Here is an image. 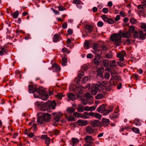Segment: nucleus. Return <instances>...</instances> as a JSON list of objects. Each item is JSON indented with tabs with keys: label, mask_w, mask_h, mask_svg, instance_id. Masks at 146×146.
<instances>
[{
	"label": "nucleus",
	"mask_w": 146,
	"mask_h": 146,
	"mask_svg": "<svg viewBox=\"0 0 146 146\" xmlns=\"http://www.w3.org/2000/svg\"><path fill=\"white\" fill-rule=\"evenodd\" d=\"M85 110V107L81 105L80 104L78 105V107L77 109V111L79 112H83Z\"/></svg>",
	"instance_id": "b1692460"
},
{
	"label": "nucleus",
	"mask_w": 146,
	"mask_h": 146,
	"mask_svg": "<svg viewBox=\"0 0 146 146\" xmlns=\"http://www.w3.org/2000/svg\"><path fill=\"white\" fill-rule=\"evenodd\" d=\"M54 135H58L60 134V132L58 130H55L54 131Z\"/></svg>",
	"instance_id": "338daca9"
},
{
	"label": "nucleus",
	"mask_w": 146,
	"mask_h": 146,
	"mask_svg": "<svg viewBox=\"0 0 146 146\" xmlns=\"http://www.w3.org/2000/svg\"><path fill=\"white\" fill-rule=\"evenodd\" d=\"M103 70V69L102 68H100L97 69V72H99L98 74H97V75H98L99 74H100V76H102V74L101 73H100V72L102 71Z\"/></svg>",
	"instance_id": "603ef678"
},
{
	"label": "nucleus",
	"mask_w": 146,
	"mask_h": 146,
	"mask_svg": "<svg viewBox=\"0 0 146 146\" xmlns=\"http://www.w3.org/2000/svg\"><path fill=\"white\" fill-rule=\"evenodd\" d=\"M110 76V74L109 73L106 72L104 76V78L107 79L108 80L109 79Z\"/></svg>",
	"instance_id": "09e8293b"
},
{
	"label": "nucleus",
	"mask_w": 146,
	"mask_h": 146,
	"mask_svg": "<svg viewBox=\"0 0 146 146\" xmlns=\"http://www.w3.org/2000/svg\"><path fill=\"white\" fill-rule=\"evenodd\" d=\"M57 98L59 99H61L63 96V95L62 93H58L56 95Z\"/></svg>",
	"instance_id": "bf43d9fd"
},
{
	"label": "nucleus",
	"mask_w": 146,
	"mask_h": 146,
	"mask_svg": "<svg viewBox=\"0 0 146 146\" xmlns=\"http://www.w3.org/2000/svg\"><path fill=\"white\" fill-rule=\"evenodd\" d=\"M73 2L75 4L79 5L80 4L81 2L79 0H74Z\"/></svg>",
	"instance_id": "0e129e2a"
},
{
	"label": "nucleus",
	"mask_w": 146,
	"mask_h": 146,
	"mask_svg": "<svg viewBox=\"0 0 146 146\" xmlns=\"http://www.w3.org/2000/svg\"><path fill=\"white\" fill-rule=\"evenodd\" d=\"M106 105L104 104H102L99 106L97 109V111L98 112L102 113L106 108Z\"/></svg>",
	"instance_id": "a211bd4d"
},
{
	"label": "nucleus",
	"mask_w": 146,
	"mask_h": 146,
	"mask_svg": "<svg viewBox=\"0 0 146 146\" xmlns=\"http://www.w3.org/2000/svg\"><path fill=\"white\" fill-rule=\"evenodd\" d=\"M132 131L136 133H138L139 132V130L137 128L133 127L132 128Z\"/></svg>",
	"instance_id": "58836bf2"
},
{
	"label": "nucleus",
	"mask_w": 146,
	"mask_h": 146,
	"mask_svg": "<svg viewBox=\"0 0 146 146\" xmlns=\"http://www.w3.org/2000/svg\"><path fill=\"white\" fill-rule=\"evenodd\" d=\"M81 104L84 105H85L87 104V101L86 100L83 99L81 101Z\"/></svg>",
	"instance_id": "680f3d73"
},
{
	"label": "nucleus",
	"mask_w": 146,
	"mask_h": 146,
	"mask_svg": "<svg viewBox=\"0 0 146 146\" xmlns=\"http://www.w3.org/2000/svg\"><path fill=\"white\" fill-rule=\"evenodd\" d=\"M135 27L133 26H131L129 27L128 29L129 31L131 33H133L134 31H135Z\"/></svg>",
	"instance_id": "e433bc0d"
},
{
	"label": "nucleus",
	"mask_w": 146,
	"mask_h": 146,
	"mask_svg": "<svg viewBox=\"0 0 146 146\" xmlns=\"http://www.w3.org/2000/svg\"><path fill=\"white\" fill-rule=\"evenodd\" d=\"M104 25L102 21H99L97 23V25L99 27H102Z\"/></svg>",
	"instance_id": "052dcab7"
},
{
	"label": "nucleus",
	"mask_w": 146,
	"mask_h": 146,
	"mask_svg": "<svg viewBox=\"0 0 146 146\" xmlns=\"http://www.w3.org/2000/svg\"><path fill=\"white\" fill-rule=\"evenodd\" d=\"M122 37L126 38H129L131 37V35L128 32H124L122 33Z\"/></svg>",
	"instance_id": "5701e85b"
},
{
	"label": "nucleus",
	"mask_w": 146,
	"mask_h": 146,
	"mask_svg": "<svg viewBox=\"0 0 146 146\" xmlns=\"http://www.w3.org/2000/svg\"><path fill=\"white\" fill-rule=\"evenodd\" d=\"M99 48H101V50H100V51L101 52V54L102 53V52H101L102 51H106L108 50L107 47L104 45L100 46Z\"/></svg>",
	"instance_id": "c85d7f7f"
},
{
	"label": "nucleus",
	"mask_w": 146,
	"mask_h": 146,
	"mask_svg": "<svg viewBox=\"0 0 146 146\" xmlns=\"http://www.w3.org/2000/svg\"><path fill=\"white\" fill-rule=\"evenodd\" d=\"M90 42L88 41H85L84 44V47L85 49H88L90 48Z\"/></svg>",
	"instance_id": "f704fd0d"
},
{
	"label": "nucleus",
	"mask_w": 146,
	"mask_h": 146,
	"mask_svg": "<svg viewBox=\"0 0 146 146\" xmlns=\"http://www.w3.org/2000/svg\"><path fill=\"white\" fill-rule=\"evenodd\" d=\"M110 84L111 85H114V80L113 78H111L110 81Z\"/></svg>",
	"instance_id": "69168bd1"
},
{
	"label": "nucleus",
	"mask_w": 146,
	"mask_h": 146,
	"mask_svg": "<svg viewBox=\"0 0 146 146\" xmlns=\"http://www.w3.org/2000/svg\"><path fill=\"white\" fill-rule=\"evenodd\" d=\"M59 35L58 34H55L53 37V41L54 42H56L59 41Z\"/></svg>",
	"instance_id": "393cba45"
},
{
	"label": "nucleus",
	"mask_w": 146,
	"mask_h": 146,
	"mask_svg": "<svg viewBox=\"0 0 146 146\" xmlns=\"http://www.w3.org/2000/svg\"><path fill=\"white\" fill-rule=\"evenodd\" d=\"M104 95L101 94H98L97 96L95 97V98L96 99H100L104 98Z\"/></svg>",
	"instance_id": "7c9ffc66"
},
{
	"label": "nucleus",
	"mask_w": 146,
	"mask_h": 146,
	"mask_svg": "<svg viewBox=\"0 0 146 146\" xmlns=\"http://www.w3.org/2000/svg\"><path fill=\"white\" fill-rule=\"evenodd\" d=\"M145 7L143 4L141 5H138L137 6V8L138 9H144Z\"/></svg>",
	"instance_id": "8fccbe9b"
},
{
	"label": "nucleus",
	"mask_w": 146,
	"mask_h": 146,
	"mask_svg": "<svg viewBox=\"0 0 146 146\" xmlns=\"http://www.w3.org/2000/svg\"><path fill=\"white\" fill-rule=\"evenodd\" d=\"M114 108V106L113 105H110L109 106L108 108V110L109 112H110L113 111Z\"/></svg>",
	"instance_id": "c03bdc74"
},
{
	"label": "nucleus",
	"mask_w": 146,
	"mask_h": 146,
	"mask_svg": "<svg viewBox=\"0 0 146 146\" xmlns=\"http://www.w3.org/2000/svg\"><path fill=\"white\" fill-rule=\"evenodd\" d=\"M40 95L39 96L41 95L40 98L41 99L44 101L46 100L48 98V95L46 93L45 91L43 90L42 88L41 89L40 91Z\"/></svg>",
	"instance_id": "423d86ee"
},
{
	"label": "nucleus",
	"mask_w": 146,
	"mask_h": 146,
	"mask_svg": "<svg viewBox=\"0 0 146 146\" xmlns=\"http://www.w3.org/2000/svg\"><path fill=\"white\" fill-rule=\"evenodd\" d=\"M41 89L40 88H38L32 85H29L28 86L29 92L30 93H35L34 94L35 98H37L39 97Z\"/></svg>",
	"instance_id": "7ed1b4c3"
},
{
	"label": "nucleus",
	"mask_w": 146,
	"mask_h": 146,
	"mask_svg": "<svg viewBox=\"0 0 146 146\" xmlns=\"http://www.w3.org/2000/svg\"><path fill=\"white\" fill-rule=\"evenodd\" d=\"M50 139L49 137H48L45 139V143L48 146V145L50 143Z\"/></svg>",
	"instance_id": "6e6d98bb"
},
{
	"label": "nucleus",
	"mask_w": 146,
	"mask_h": 146,
	"mask_svg": "<svg viewBox=\"0 0 146 146\" xmlns=\"http://www.w3.org/2000/svg\"><path fill=\"white\" fill-rule=\"evenodd\" d=\"M86 57L88 58H93V55L92 54L89 53L87 55Z\"/></svg>",
	"instance_id": "774afa93"
},
{
	"label": "nucleus",
	"mask_w": 146,
	"mask_h": 146,
	"mask_svg": "<svg viewBox=\"0 0 146 146\" xmlns=\"http://www.w3.org/2000/svg\"><path fill=\"white\" fill-rule=\"evenodd\" d=\"M80 117L82 118L83 119H87L89 118L88 113L85 112L83 114H81L80 115Z\"/></svg>",
	"instance_id": "6ab92c4d"
},
{
	"label": "nucleus",
	"mask_w": 146,
	"mask_h": 146,
	"mask_svg": "<svg viewBox=\"0 0 146 146\" xmlns=\"http://www.w3.org/2000/svg\"><path fill=\"white\" fill-rule=\"evenodd\" d=\"M76 89L78 93V96H79V94H81L83 92V90L82 88L81 87L76 88Z\"/></svg>",
	"instance_id": "79ce46f5"
},
{
	"label": "nucleus",
	"mask_w": 146,
	"mask_h": 146,
	"mask_svg": "<svg viewBox=\"0 0 146 146\" xmlns=\"http://www.w3.org/2000/svg\"><path fill=\"white\" fill-rule=\"evenodd\" d=\"M62 115V114L59 112L58 113H54V119L56 122H58L60 120V118Z\"/></svg>",
	"instance_id": "9b49d317"
},
{
	"label": "nucleus",
	"mask_w": 146,
	"mask_h": 146,
	"mask_svg": "<svg viewBox=\"0 0 146 146\" xmlns=\"http://www.w3.org/2000/svg\"><path fill=\"white\" fill-rule=\"evenodd\" d=\"M94 117L98 119H100L101 118V115L100 114L96 113Z\"/></svg>",
	"instance_id": "5fc2aeb1"
},
{
	"label": "nucleus",
	"mask_w": 146,
	"mask_h": 146,
	"mask_svg": "<svg viewBox=\"0 0 146 146\" xmlns=\"http://www.w3.org/2000/svg\"><path fill=\"white\" fill-rule=\"evenodd\" d=\"M85 28L88 30L89 33H91L93 29L91 25H86L85 26Z\"/></svg>",
	"instance_id": "cd10ccee"
},
{
	"label": "nucleus",
	"mask_w": 146,
	"mask_h": 146,
	"mask_svg": "<svg viewBox=\"0 0 146 146\" xmlns=\"http://www.w3.org/2000/svg\"><path fill=\"white\" fill-rule=\"evenodd\" d=\"M84 140L86 143V144L91 146L93 143L94 139L91 136L87 135L85 137Z\"/></svg>",
	"instance_id": "39448f33"
},
{
	"label": "nucleus",
	"mask_w": 146,
	"mask_h": 146,
	"mask_svg": "<svg viewBox=\"0 0 146 146\" xmlns=\"http://www.w3.org/2000/svg\"><path fill=\"white\" fill-rule=\"evenodd\" d=\"M102 11L104 14H106L108 12V9L107 8H104L103 9Z\"/></svg>",
	"instance_id": "e2e57ef3"
},
{
	"label": "nucleus",
	"mask_w": 146,
	"mask_h": 146,
	"mask_svg": "<svg viewBox=\"0 0 146 146\" xmlns=\"http://www.w3.org/2000/svg\"><path fill=\"white\" fill-rule=\"evenodd\" d=\"M72 140L73 145H76L78 144L79 142V140L76 138H72Z\"/></svg>",
	"instance_id": "c756f323"
},
{
	"label": "nucleus",
	"mask_w": 146,
	"mask_h": 146,
	"mask_svg": "<svg viewBox=\"0 0 146 146\" xmlns=\"http://www.w3.org/2000/svg\"><path fill=\"white\" fill-rule=\"evenodd\" d=\"M134 122L137 125L140 126L141 125V121L139 119H135L134 120Z\"/></svg>",
	"instance_id": "c9c22d12"
},
{
	"label": "nucleus",
	"mask_w": 146,
	"mask_h": 146,
	"mask_svg": "<svg viewBox=\"0 0 146 146\" xmlns=\"http://www.w3.org/2000/svg\"><path fill=\"white\" fill-rule=\"evenodd\" d=\"M110 66L111 67L116 66V61L114 60H112L110 63Z\"/></svg>",
	"instance_id": "37998d69"
},
{
	"label": "nucleus",
	"mask_w": 146,
	"mask_h": 146,
	"mask_svg": "<svg viewBox=\"0 0 146 146\" xmlns=\"http://www.w3.org/2000/svg\"><path fill=\"white\" fill-rule=\"evenodd\" d=\"M77 123L80 126H83L88 124V121L87 120H79L77 121Z\"/></svg>",
	"instance_id": "2eb2a0df"
},
{
	"label": "nucleus",
	"mask_w": 146,
	"mask_h": 146,
	"mask_svg": "<svg viewBox=\"0 0 146 146\" xmlns=\"http://www.w3.org/2000/svg\"><path fill=\"white\" fill-rule=\"evenodd\" d=\"M37 122L39 124H42L45 121L42 116H39L37 119Z\"/></svg>",
	"instance_id": "412c9836"
},
{
	"label": "nucleus",
	"mask_w": 146,
	"mask_h": 146,
	"mask_svg": "<svg viewBox=\"0 0 146 146\" xmlns=\"http://www.w3.org/2000/svg\"><path fill=\"white\" fill-rule=\"evenodd\" d=\"M103 64L105 67H108L109 65L108 60V59H104L103 60Z\"/></svg>",
	"instance_id": "473e14b6"
},
{
	"label": "nucleus",
	"mask_w": 146,
	"mask_h": 146,
	"mask_svg": "<svg viewBox=\"0 0 146 146\" xmlns=\"http://www.w3.org/2000/svg\"><path fill=\"white\" fill-rule=\"evenodd\" d=\"M96 108L95 106H92L89 107L88 106H86L85 107V110L86 111H93Z\"/></svg>",
	"instance_id": "aec40b11"
},
{
	"label": "nucleus",
	"mask_w": 146,
	"mask_h": 146,
	"mask_svg": "<svg viewBox=\"0 0 146 146\" xmlns=\"http://www.w3.org/2000/svg\"><path fill=\"white\" fill-rule=\"evenodd\" d=\"M130 22L132 24H134L137 23V21L135 19L132 18L130 19Z\"/></svg>",
	"instance_id": "a19ab883"
},
{
	"label": "nucleus",
	"mask_w": 146,
	"mask_h": 146,
	"mask_svg": "<svg viewBox=\"0 0 146 146\" xmlns=\"http://www.w3.org/2000/svg\"><path fill=\"white\" fill-rule=\"evenodd\" d=\"M65 118L68 121H75L76 120L75 118L70 114L68 115V114H65Z\"/></svg>",
	"instance_id": "4468645a"
},
{
	"label": "nucleus",
	"mask_w": 146,
	"mask_h": 146,
	"mask_svg": "<svg viewBox=\"0 0 146 146\" xmlns=\"http://www.w3.org/2000/svg\"><path fill=\"white\" fill-rule=\"evenodd\" d=\"M86 131L89 134H91L94 133L95 131V128L92 126L88 125L86 127Z\"/></svg>",
	"instance_id": "6e6552de"
},
{
	"label": "nucleus",
	"mask_w": 146,
	"mask_h": 146,
	"mask_svg": "<svg viewBox=\"0 0 146 146\" xmlns=\"http://www.w3.org/2000/svg\"><path fill=\"white\" fill-rule=\"evenodd\" d=\"M11 15L13 16V18H17L19 15V12L17 11H16L15 12L12 13Z\"/></svg>",
	"instance_id": "4c0bfd02"
},
{
	"label": "nucleus",
	"mask_w": 146,
	"mask_h": 146,
	"mask_svg": "<svg viewBox=\"0 0 146 146\" xmlns=\"http://www.w3.org/2000/svg\"><path fill=\"white\" fill-rule=\"evenodd\" d=\"M98 44L96 43H94L92 46V48L95 50V52H98L100 51V49H98Z\"/></svg>",
	"instance_id": "bb28decb"
},
{
	"label": "nucleus",
	"mask_w": 146,
	"mask_h": 146,
	"mask_svg": "<svg viewBox=\"0 0 146 146\" xmlns=\"http://www.w3.org/2000/svg\"><path fill=\"white\" fill-rule=\"evenodd\" d=\"M90 125L94 127H99L101 126V123L98 120H95L91 121Z\"/></svg>",
	"instance_id": "1a4fd4ad"
},
{
	"label": "nucleus",
	"mask_w": 146,
	"mask_h": 146,
	"mask_svg": "<svg viewBox=\"0 0 146 146\" xmlns=\"http://www.w3.org/2000/svg\"><path fill=\"white\" fill-rule=\"evenodd\" d=\"M139 38L140 39L143 40L146 38V30L139 31Z\"/></svg>",
	"instance_id": "9d476101"
},
{
	"label": "nucleus",
	"mask_w": 146,
	"mask_h": 146,
	"mask_svg": "<svg viewBox=\"0 0 146 146\" xmlns=\"http://www.w3.org/2000/svg\"><path fill=\"white\" fill-rule=\"evenodd\" d=\"M118 115L115 112L111 114L110 115V117L111 119H116L118 117Z\"/></svg>",
	"instance_id": "a878e982"
},
{
	"label": "nucleus",
	"mask_w": 146,
	"mask_h": 146,
	"mask_svg": "<svg viewBox=\"0 0 146 146\" xmlns=\"http://www.w3.org/2000/svg\"><path fill=\"white\" fill-rule=\"evenodd\" d=\"M133 36L135 38H139V33H138L137 31H135L134 33Z\"/></svg>",
	"instance_id": "a18cd8bd"
},
{
	"label": "nucleus",
	"mask_w": 146,
	"mask_h": 146,
	"mask_svg": "<svg viewBox=\"0 0 146 146\" xmlns=\"http://www.w3.org/2000/svg\"><path fill=\"white\" fill-rule=\"evenodd\" d=\"M42 116L45 122H47L49 121L51 117L50 115L47 113H43Z\"/></svg>",
	"instance_id": "ddd939ff"
},
{
	"label": "nucleus",
	"mask_w": 146,
	"mask_h": 146,
	"mask_svg": "<svg viewBox=\"0 0 146 146\" xmlns=\"http://www.w3.org/2000/svg\"><path fill=\"white\" fill-rule=\"evenodd\" d=\"M121 36L119 33H115L111 35L110 38L114 44L117 46H119L121 43Z\"/></svg>",
	"instance_id": "f03ea898"
},
{
	"label": "nucleus",
	"mask_w": 146,
	"mask_h": 146,
	"mask_svg": "<svg viewBox=\"0 0 146 146\" xmlns=\"http://www.w3.org/2000/svg\"><path fill=\"white\" fill-rule=\"evenodd\" d=\"M140 27L142 29H146V24L144 23H140Z\"/></svg>",
	"instance_id": "3c124183"
},
{
	"label": "nucleus",
	"mask_w": 146,
	"mask_h": 146,
	"mask_svg": "<svg viewBox=\"0 0 146 146\" xmlns=\"http://www.w3.org/2000/svg\"><path fill=\"white\" fill-rule=\"evenodd\" d=\"M126 54L124 51L119 52L117 54V56L119 58L120 61H122L124 59V56Z\"/></svg>",
	"instance_id": "f8f14e48"
},
{
	"label": "nucleus",
	"mask_w": 146,
	"mask_h": 146,
	"mask_svg": "<svg viewBox=\"0 0 146 146\" xmlns=\"http://www.w3.org/2000/svg\"><path fill=\"white\" fill-rule=\"evenodd\" d=\"M104 115H107L110 113L108 110H107L106 108L104 110L102 113Z\"/></svg>",
	"instance_id": "ea45409f"
},
{
	"label": "nucleus",
	"mask_w": 146,
	"mask_h": 146,
	"mask_svg": "<svg viewBox=\"0 0 146 146\" xmlns=\"http://www.w3.org/2000/svg\"><path fill=\"white\" fill-rule=\"evenodd\" d=\"M101 17L104 21L109 24H113L114 23V21L111 19L108 18L107 16L105 15H102Z\"/></svg>",
	"instance_id": "0eeeda50"
},
{
	"label": "nucleus",
	"mask_w": 146,
	"mask_h": 146,
	"mask_svg": "<svg viewBox=\"0 0 146 146\" xmlns=\"http://www.w3.org/2000/svg\"><path fill=\"white\" fill-rule=\"evenodd\" d=\"M42 103H43V102H36L35 103V104L36 106L37 107H41V106L42 104Z\"/></svg>",
	"instance_id": "de8ad7c7"
},
{
	"label": "nucleus",
	"mask_w": 146,
	"mask_h": 146,
	"mask_svg": "<svg viewBox=\"0 0 146 146\" xmlns=\"http://www.w3.org/2000/svg\"><path fill=\"white\" fill-rule=\"evenodd\" d=\"M88 78L87 77H84L83 78L82 80V83L84 84L86 83L88 81Z\"/></svg>",
	"instance_id": "49530a36"
},
{
	"label": "nucleus",
	"mask_w": 146,
	"mask_h": 146,
	"mask_svg": "<svg viewBox=\"0 0 146 146\" xmlns=\"http://www.w3.org/2000/svg\"><path fill=\"white\" fill-rule=\"evenodd\" d=\"M103 90V86L102 84L100 85L96 84L92 88L91 92L92 95H95L98 91H101Z\"/></svg>",
	"instance_id": "20e7f679"
},
{
	"label": "nucleus",
	"mask_w": 146,
	"mask_h": 146,
	"mask_svg": "<svg viewBox=\"0 0 146 146\" xmlns=\"http://www.w3.org/2000/svg\"><path fill=\"white\" fill-rule=\"evenodd\" d=\"M85 96L87 98H90L92 97L90 94L89 92H87L85 94Z\"/></svg>",
	"instance_id": "4d7b16f0"
},
{
	"label": "nucleus",
	"mask_w": 146,
	"mask_h": 146,
	"mask_svg": "<svg viewBox=\"0 0 146 146\" xmlns=\"http://www.w3.org/2000/svg\"><path fill=\"white\" fill-rule=\"evenodd\" d=\"M106 58L109 59L111 58L112 57L111 53L110 52L106 54Z\"/></svg>",
	"instance_id": "864d4df0"
},
{
	"label": "nucleus",
	"mask_w": 146,
	"mask_h": 146,
	"mask_svg": "<svg viewBox=\"0 0 146 146\" xmlns=\"http://www.w3.org/2000/svg\"><path fill=\"white\" fill-rule=\"evenodd\" d=\"M67 62V59L66 57H64L62 59V66H65L66 65Z\"/></svg>",
	"instance_id": "72a5a7b5"
},
{
	"label": "nucleus",
	"mask_w": 146,
	"mask_h": 146,
	"mask_svg": "<svg viewBox=\"0 0 146 146\" xmlns=\"http://www.w3.org/2000/svg\"><path fill=\"white\" fill-rule=\"evenodd\" d=\"M58 8L60 11H63L66 10V8L62 5L59 6Z\"/></svg>",
	"instance_id": "13d9d810"
},
{
	"label": "nucleus",
	"mask_w": 146,
	"mask_h": 146,
	"mask_svg": "<svg viewBox=\"0 0 146 146\" xmlns=\"http://www.w3.org/2000/svg\"><path fill=\"white\" fill-rule=\"evenodd\" d=\"M68 98L69 99L72 101H74L76 99L75 95L72 93H70L68 95Z\"/></svg>",
	"instance_id": "4be33fe9"
},
{
	"label": "nucleus",
	"mask_w": 146,
	"mask_h": 146,
	"mask_svg": "<svg viewBox=\"0 0 146 146\" xmlns=\"http://www.w3.org/2000/svg\"><path fill=\"white\" fill-rule=\"evenodd\" d=\"M52 68L54 70L53 72L60 71V68L59 66L56 64H53L52 66Z\"/></svg>",
	"instance_id": "dca6fc26"
},
{
	"label": "nucleus",
	"mask_w": 146,
	"mask_h": 146,
	"mask_svg": "<svg viewBox=\"0 0 146 146\" xmlns=\"http://www.w3.org/2000/svg\"><path fill=\"white\" fill-rule=\"evenodd\" d=\"M109 121L108 119L102 118V125L104 127L107 126L109 124Z\"/></svg>",
	"instance_id": "f3484780"
},
{
	"label": "nucleus",
	"mask_w": 146,
	"mask_h": 146,
	"mask_svg": "<svg viewBox=\"0 0 146 146\" xmlns=\"http://www.w3.org/2000/svg\"><path fill=\"white\" fill-rule=\"evenodd\" d=\"M56 106V104L54 101H51L49 100L41 105L40 110L42 111H46L49 112L50 111L51 109H54Z\"/></svg>",
	"instance_id": "f257e3e1"
},
{
	"label": "nucleus",
	"mask_w": 146,
	"mask_h": 146,
	"mask_svg": "<svg viewBox=\"0 0 146 146\" xmlns=\"http://www.w3.org/2000/svg\"><path fill=\"white\" fill-rule=\"evenodd\" d=\"M67 111L68 113L70 114L71 113L74 112L75 111V109L72 107H69L67 109Z\"/></svg>",
	"instance_id": "2f4dec72"
}]
</instances>
